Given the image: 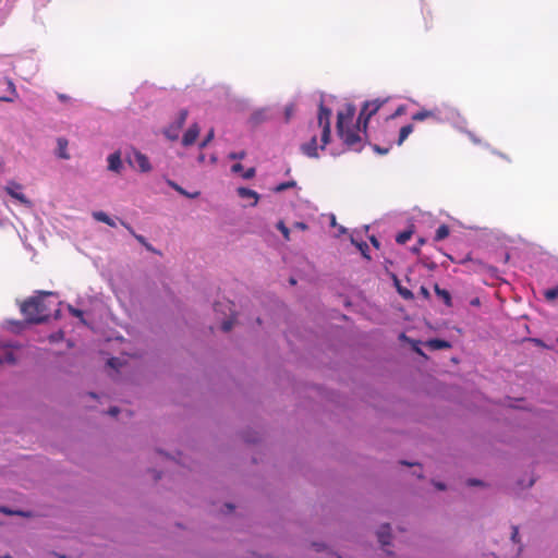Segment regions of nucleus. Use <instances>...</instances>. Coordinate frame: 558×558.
I'll list each match as a JSON object with an SVG mask.
<instances>
[{"label":"nucleus","instance_id":"21","mask_svg":"<svg viewBox=\"0 0 558 558\" xmlns=\"http://www.w3.org/2000/svg\"><path fill=\"white\" fill-rule=\"evenodd\" d=\"M449 227L447 225H441L437 228L434 240L437 242L442 241L449 235Z\"/></svg>","mask_w":558,"mask_h":558},{"label":"nucleus","instance_id":"4","mask_svg":"<svg viewBox=\"0 0 558 558\" xmlns=\"http://www.w3.org/2000/svg\"><path fill=\"white\" fill-rule=\"evenodd\" d=\"M386 101L387 99L376 98L364 102L357 118L359 123H362L363 125L364 134H366L369 119L378 112V110L386 104Z\"/></svg>","mask_w":558,"mask_h":558},{"label":"nucleus","instance_id":"8","mask_svg":"<svg viewBox=\"0 0 558 558\" xmlns=\"http://www.w3.org/2000/svg\"><path fill=\"white\" fill-rule=\"evenodd\" d=\"M301 151L310 158H317L319 156L318 155V146H317V137L314 135L307 143H304L301 146Z\"/></svg>","mask_w":558,"mask_h":558},{"label":"nucleus","instance_id":"30","mask_svg":"<svg viewBox=\"0 0 558 558\" xmlns=\"http://www.w3.org/2000/svg\"><path fill=\"white\" fill-rule=\"evenodd\" d=\"M233 324H234V322H233V319H232V318L226 319V320H223V322H222V324H221V329H222L225 332H228V331H230V330L232 329Z\"/></svg>","mask_w":558,"mask_h":558},{"label":"nucleus","instance_id":"7","mask_svg":"<svg viewBox=\"0 0 558 558\" xmlns=\"http://www.w3.org/2000/svg\"><path fill=\"white\" fill-rule=\"evenodd\" d=\"M134 160H129L132 166H136L141 172L151 171V165L148 157L140 150H133Z\"/></svg>","mask_w":558,"mask_h":558},{"label":"nucleus","instance_id":"29","mask_svg":"<svg viewBox=\"0 0 558 558\" xmlns=\"http://www.w3.org/2000/svg\"><path fill=\"white\" fill-rule=\"evenodd\" d=\"M277 228L281 231V233L286 240L290 239V236H289L290 230L286 227V225L282 221L278 222Z\"/></svg>","mask_w":558,"mask_h":558},{"label":"nucleus","instance_id":"31","mask_svg":"<svg viewBox=\"0 0 558 558\" xmlns=\"http://www.w3.org/2000/svg\"><path fill=\"white\" fill-rule=\"evenodd\" d=\"M511 541H512L514 544L520 543V538H519V529H518V526H517V525H512Z\"/></svg>","mask_w":558,"mask_h":558},{"label":"nucleus","instance_id":"44","mask_svg":"<svg viewBox=\"0 0 558 558\" xmlns=\"http://www.w3.org/2000/svg\"><path fill=\"white\" fill-rule=\"evenodd\" d=\"M421 293H422L425 298H428V296H429L428 289H427V288H425V287H421Z\"/></svg>","mask_w":558,"mask_h":558},{"label":"nucleus","instance_id":"25","mask_svg":"<svg viewBox=\"0 0 558 558\" xmlns=\"http://www.w3.org/2000/svg\"><path fill=\"white\" fill-rule=\"evenodd\" d=\"M295 112V106L294 104L287 105L284 108V119L286 122H289L291 118L294 116Z\"/></svg>","mask_w":558,"mask_h":558},{"label":"nucleus","instance_id":"16","mask_svg":"<svg viewBox=\"0 0 558 558\" xmlns=\"http://www.w3.org/2000/svg\"><path fill=\"white\" fill-rule=\"evenodd\" d=\"M413 130H414L413 124H407V125L402 126L399 131L397 145L401 146L404 143V141L409 137V135L413 132Z\"/></svg>","mask_w":558,"mask_h":558},{"label":"nucleus","instance_id":"41","mask_svg":"<svg viewBox=\"0 0 558 558\" xmlns=\"http://www.w3.org/2000/svg\"><path fill=\"white\" fill-rule=\"evenodd\" d=\"M367 247H368V246H367V244H366V243H362V244L360 245V250L362 251L363 255H364L366 258H369V256H368V255H366V253H365V250H367Z\"/></svg>","mask_w":558,"mask_h":558},{"label":"nucleus","instance_id":"32","mask_svg":"<svg viewBox=\"0 0 558 558\" xmlns=\"http://www.w3.org/2000/svg\"><path fill=\"white\" fill-rule=\"evenodd\" d=\"M405 110H407L405 106H404V105H401V106H399V107L396 109V111L390 116V118H391V119H395V118H397V117H399V116H402V114H404V113H405Z\"/></svg>","mask_w":558,"mask_h":558},{"label":"nucleus","instance_id":"28","mask_svg":"<svg viewBox=\"0 0 558 558\" xmlns=\"http://www.w3.org/2000/svg\"><path fill=\"white\" fill-rule=\"evenodd\" d=\"M69 312L71 313V315H73L76 318H80L83 323H85V320H84V313H83L82 310L75 308V307L70 305L69 306Z\"/></svg>","mask_w":558,"mask_h":558},{"label":"nucleus","instance_id":"15","mask_svg":"<svg viewBox=\"0 0 558 558\" xmlns=\"http://www.w3.org/2000/svg\"><path fill=\"white\" fill-rule=\"evenodd\" d=\"M121 225L124 226L129 232L143 245L145 246L146 250L150 251V252H156L155 248L146 241V239L141 235V234H137L135 233V231L133 230V228L128 225L126 222L124 221H121Z\"/></svg>","mask_w":558,"mask_h":558},{"label":"nucleus","instance_id":"49","mask_svg":"<svg viewBox=\"0 0 558 558\" xmlns=\"http://www.w3.org/2000/svg\"><path fill=\"white\" fill-rule=\"evenodd\" d=\"M290 283H291V284H295V283H296V280H295L294 278H291V279H290Z\"/></svg>","mask_w":558,"mask_h":558},{"label":"nucleus","instance_id":"23","mask_svg":"<svg viewBox=\"0 0 558 558\" xmlns=\"http://www.w3.org/2000/svg\"><path fill=\"white\" fill-rule=\"evenodd\" d=\"M544 296L549 302L555 301L558 298V287L547 289L544 292Z\"/></svg>","mask_w":558,"mask_h":558},{"label":"nucleus","instance_id":"6","mask_svg":"<svg viewBox=\"0 0 558 558\" xmlns=\"http://www.w3.org/2000/svg\"><path fill=\"white\" fill-rule=\"evenodd\" d=\"M23 186L15 182V181H9L7 185L4 186V191L14 199L20 202L21 204L25 205L26 207L31 208L33 206L31 199H28L25 194L22 192Z\"/></svg>","mask_w":558,"mask_h":558},{"label":"nucleus","instance_id":"35","mask_svg":"<svg viewBox=\"0 0 558 558\" xmlns=\"http://www.w3.org/2000/svg\"><path fill=\"white\" fill-rule=\"evenodd\" d=\"M373 149H374L376 153L380 154V155H386V154L390 150V148H389V147H385V148H383V147H380V146H378V145H373Z\"/></svg>","mask_w":558,"mask_h":558},{"label":"nucleus","instance_id":"5","mask_svg":"<svg viewBox=\"0 0 558 558\" xmlns=\"http://www.w3.org/2000/svg\"><path fill=\"white\" fill-rule=\"evenodd\" d=\"M187 114H189V112L186 109H181L179 111L178 117L174 120V122L171 123L163 131V134L166 135L167 138H169L170 141H177L179 138L180 131L183 128V125L187 119Z\"/></svg>","mask_w":558,"mask_h":558},{"label":"nucleus","instance_id":"24","mask_svg":"<svg viewBox=\"0 0 558 558\" xmlns=\"http://www.w3.org/2000/svg\"><path fill=\"white\" fill-rule=\"evenodd\" d=\"M296 185V182L295 181H288V182H283V183H280L278 184L276 187H275V192H282V191H286L288 189H292Z\"/></svg>","mask_w":558,"mask_h":558},{"label":"nucleus","instance_id":"18","mask_svg":"<svg viewBox=\"0 0 558 558\" xmlns=\"http://www.w3.org/2000/svg\"><path fill=\"white\" fill-rule=\"evenodd\" d=\"M93 217L95 220L104 222L110 227H116V222L112 218H110L106 213L104 211H94Z\"/></svg>","mask_w":558,"mask_h":558},{"label":"nucleus","instance_id":"2","mask_svg":"<svg viewBox=\"0 0 558 558\" xmlns=\"http://www.w3.org/2000/svg\"><path fill=\"white\" fill-rule=\"evenodd\" d=\"M51 295L49 292H40L36 296L25 300L21 304V313L27 323L40 324L50 317V308L46 299Z\"/></svg>","mask_w":558,"mask_h":558},{"label":"nucleus","instance_id":"48","mask_svg":"<svg viewBox=\"0 0 558 558\" xmlns=\"http://www.w3.org/2000/svg\"><path fill=\"white\" fill-rule=\"evenodd\" d=\"M226 507L229 512H231L233 510V506L231 504H226Z\"/></svg>","mask_w":558,"mask_h":558},{"label":"nucleus","instance_id":"12","mask_svg":"<svg viewBox=\"0 0 558 558\" xmlns=\"http://www.w3.org/2000/svg\"><path fill=\"white\" fill-rule=\"evenodd\" d=\"M69 142L64 137H59L57 140V155L61 159H70V155L68 153Z\"/></svg>","mask_w":558,"mask_h":558},{"label":"nucleus","instance_id":"51","mask_svg":"<svg viewBox=\"0 0 558 558\" xmlns=\"http://www.w3.org/2000/svg\"><path fill=\"white\" fill-rule=\"evenodd\" d=\"M402 464H405V465H411L410 463H408L407 461H402L401 462Z\"/></svg>","mask_w":558,"mask_h":558},{"label":"nucleus","instance_id":"54","mask_svg":"<svg viewBox=\"0 0 558 558\" xmlns=\"http://www.w3.org/2000/svg\"><path fill=\"white\" fill-rule=\"evenodd\" d=\"M557 341H558V337H557Z\"/></svg>","mask_w":558,"mask_h":558},{"label":"nucleus","instance_id":"40","mask_svg":"<svg viewBox=\"0 0 558 558\" xmlns=\"http://www.w3.org/2000/svg\"><path fill=\"white\" fill-rule=\"evenodd\" d=\"M119 412H120V411H119V409H118L117 407H112V408H110V409H109V411H108V413H109L110 415H112V416L118 415V413H119Z\"/></svg>","mask_w":558,"mask_h":558},{"label":"nucleus","instance_id":"10","mask_svg":"<svg viewBox=\"0 0 558 558\" xmlns=\"http://www.w3.org/2000/svg\"><path fill=\"white\" fill-rule=\"evenodd\" d=\"M427 119H434L436 121H439L440 120L439 111L437 109H434V110L422 109L412 116V120L417 121V122H421V121H424Z\"/></svg>","mask_w":558,"mask_h":558},{"label":"nucleus","instance_id":"34","mask_svg":"<svg viewBox=\"0 0 558 558\" xmlns=\"http://www.w3.org/2000/svg\"><path fill=\"white\" fill-rule=\"evenodd\" d=\"M3 361L10 364H14L16 362V359L12 352H7Z\"/></svg>","mask_w":558,"mask_h":558},{"label":"nucleus","instance_id":"3","mask_svg":"<svg viewBox=\"0 0 558 558\" xmlns=\"http://www.w3.org/2000/svg\"><path fill=\"white\" fill-rule=\"evenodd\" d=\"M330 117L331 110L324 106V101L322 100L319 104V110L317 116V124L322 129V145L320 149H325L326 145L330 141Z\"/></svg>","mask_w":558,"mask_h":558},{"label":"nucleus","instance_id":"50","mask_svg":"<svg viewBox=\"0 0 558 558\" xmlns=\"http://www.w3.org/2000/svg\"><path fill=\"white\" fill-rule=\"evenodd\" d=\"M204 158H205L204 155H201L198 159L202 162V161H204Z\"/></svg>","mask_w":558,"mask_h":558},{"label":"nucleus","instance_id":"20","mask_svg":"<svg viewBox=\"0 0 558 558\" xmlns=\"http://www.w3.org/2000/svg\"><path fill=\"white\" fill-rule=\"evenodd\" d=\"M435 293L442 299L446 305H451V295L449 291L441 289L438 284H435L434 287Z\"/></svg>","mask_w":558,"mask_h":558},{"label":"nucleus","instance_id":"9","mask_svg":"<svg viewBox=\"0 0 558 558\" xmlns=\"http://www.w3.org/2000/svg\"><path fill=\"white\" fill-rule=\"evenodd\" d=\"M199 126L196 123L192 124L184 133L182 144L184 146H191L192 144H194L199 135Z\"/></svg>","mask_w":558,"mask_h":558},{"label":"nucleus","instance_id":"38","mask_svg":"<svg viewBox=\"0 0 558 558\" xmlns=\"http://www.w3.org/2000/svg\"><path fill=\"white\" fill-rule=\"evenodd\" d=\"M108 365H109V366H111V367H113V368H117V367L120 365V363H119V359H117V357H112V359H110V360L108 361Z\"/></svg>","mask_w":558,"mask_h":558},{"label":"nucleus","instance_id":"39","mask_svg":"<svg viewBox=\"0 0 558 558\" xmlns=\"http://www.w3.org/2000/svg\"><path fill=\"white\" fill-rule=\"evenodd\" d=\"M294 228L300 229V230H306L307 229V225L304 223V222L299 221V222L294 223Z\"/></svg>","mask_w":558,"mask_h":558},{"label":"nucleus","instance_id":"27","mask_svg":"<svg viewBox=\"0 0 558 558\" xmlns=\"http://www.w3.org/2000/svg\"><path fill=\"white\" fill-rule=\"evenodd\" d=\"M215 132L214 129L209 130L206 137L201 142L199 148H205L214 138Z\"/></svg>","mask_w":558,"mask_h":558},{"label":"nucleus","instance_id":"13","mask_svg":"<svg viewBox=\"0 0 558 558\" xmlns=\"http://www.w3.org/2000/svg\"><path fill=\"white\" fill-rule=\"evenodd\" d=\"M378 541L383 546L390 544V526L388 524L380 526V529L377 532Z\"/></svg>","mask_w":558,"mask_h":558},{"label":"nucleus","instance_id":"22","mask_svg":"<svg viewBox=\"0 0 558 558\" xmlns=\"http://www.w3.org/2000/svg\"><path fill=\"white\" fill-rule=\"evenodd\" d=\"M411 236H412V231L411 230H404V231L400 232L396 236V241L399 244H404V243H407L411 239Z\"/></svg>","mask_w":558,"mask_h":558},{"label":"nucleus","instance_id":"33","mask_svg":"<svg viewBox=\"0 0 558 558\" xmlns=\"http://www.w3.org/2000/svg\"><path fill=\"white\" fill-rule=\"evenodd\" d=\"M256 171L255 168H248L242 173V177L244 179H252L255 175Z\"/></svg>","mask_w":558,"mask_h":558},{"label":"nucleus","instance_id":"1","mask_svg":"<svg viewBox=\"0 0 558 558\" xmlns=\"http://www.w3.org/2000/svg\"><path fill=\"white\" fill-rule=\"evenodd\" d=\"M355 113V109L353 106H348L345 111H339L337 114V133L343 144L352 150L360 151L363 147L362 145V136L360 132L363 131L362 123H356V125L352 128H347L353 116Z\"/></svg>","mask_w":558,"mask_h":558},{"label":"nucleus","instance_id":"17","mask_svg":"<svg viewBox=\"0 0 558 558\" xmlns=\"http://www.w3.org/2000/svg\"><path fill=\"white\" fill-rule=\"evenodd\" d=\"M393 282H395V286H396V288H397V291L399 292V294H400L403 299H405V300H412V299L414 298L413 293H412L409 289H407V288H404V287H402V286L400 284V281H399V279H398L396 276H393Z\"/></svg>","mask_w":558,"mask_h":558},{"label":"nucleus","instance_id":"46","mask_svg":"<svg viewBox=\"0 0 558 558\" xmlns=\"http://www.w3.org/2000/svg\"><path fill=\"white\" fill-rule=\"evenodd\" d=\"M371 241H372L374 246H376V247L379 246V242L374 236L371 239Z\"/></svg>","mask_w":558,"mask_h":558},{"label":"nucleus","instance_id":"26","mask_svg":"<svg viewBox=\"0 0 558 558\" xmlns=\"http://www.w3.org/2000/svg\"><path fill=\"white\" fill-rule=\"evenodd\" d=\"M169 184H170V185H171L175 191H178L180 194H183V195H185V196H187V197H192V198H193V197H196V196L199 194L198 192H196V193H194V194H189L186 191H184L181 186H179V185H178L177 183H174V182H169Z\"/></svg>","mask_w":558,"mask_h":558},{"label":"nucleus","instance_id":"45","mask_svg":"<svg viewBox=\"0 0 558 558\" xmlns=\"http://www.w3.org/2000/svg\"><path fill=\"white\" fill-rule=\"evenodd\" d=\"M58 98L61 100V101H68L70 99L69 96L64 95V94H59L58 95Z\"/></svg>","mask_w":558,"mask_h":558},{"label":"nucleus","instance_id":"37","mask_svg":"<svg viewBox=\"0 0 558 558\" xmlns=\"http://www.w3.org/2000/svg\"><path fill=\"white\" fill-rule=\"evenodd\" d=\"M231 171L233 173H240L243 171V166L241 163H234L232 167H231Z\"/></svg>","mask_w":558,"mask_h":558},{"label":"nucleus","instance_id":"42","mask_svg":"<svg viewBox=\"0 0 558 558\" xmlns=\"http://www.w3.org/2000/svg\"><path fill=\"white\" fill-rule=\"evenodd\" d=\"M0 511L3 512V513H7V514L14 513L13 511H11V510H9L8 508H4V507L0 508ZM17 513L24 515L23 512H17Z\"/></svg>","mask_w":558,"mask_h":558},{"label":"nucleus","instance_id":"47","mask_svg":"<svg viewBox=\"0 0 558 558\" xmlns=\"http://www.w3.org/2000/svg\"><path fill=\"white\" fill-rule=\"evenodd\" d=\"M436 487H437L438 489H440V490L445 489V485H444V484H441V483H437V484H436Z\"/></svg>","mask_w":558,"mask_h":558},{"label":"nucleus","instance_id":"53","mask_svg":"<svg viewBox=\"0 0 558 558\" xmlns=\"http://www.w3.org/2000/svg\"><path fill=\"white\" fill-rule=\"evenodd\" d=\"M2 362H3V360H2V359H0V364H2Z\"/></svg>","mask_w":558,"mask_h":558},{"label":"nucleus","instance_id":"36","mask_svg":"<svg viewBox=\"0 0 558 558\" xmlns=\"http://www.w3.org/2000/svg\"><path fill=\"white\" fill-rule=\"evenodd\" d=\"M245 157V151L240 153H230L229 158L230 159H243Z\"/></svg>","mask_w":558,"mask_h":558},{"label":"nucleus","instance_id":"52","mask_svg":"<svg viewBox=\"0 0 558 558\" xmlns=\"http://www.w3.org/2000/svg\"><path fill=\"white\" fill-rule=\"evenodd\" d=\"M0 100H8V99H7V98H4V97H0Z\"/></svg>","mask_w":558,"mask_h":558},{"label":"nucleus","instance_id":"43","mask_svg":"<svg viewBox=\"0 0 558 558\" xmlns=\"http://www.w3.org/2000/svg\"><path fill=\"white\" fill-rule=\"evenodd\" d=\"M468 484H469L470 486H476V485H481V484H482V482H481V481H478V480H469V481H468Z\"/></svg>","mask_w":558,"mask_h":558},{"label":"nucleus","instance_id":"14","mask_svg":"<svg viewBox=\"0 0 558 558\" xmlns=\"http://www.w3.org/2000/svg\"><path fill=\"white\" fill-rule=\"evenodd\" d=\"M238 195L241 198H252L253 199V203H252L253 206L257 205L258 199H259V195L255 191H253L251 189H247V187H239L238 189Z\"/></svg>","mask_w":558,"mask_h":558},{"label":"nucleus","instance_id":"11","mask_svg":"<svg viewBox=\"0 0 558 558\" xmlns=\"http://www.w3.org/2000/svg\"><path fill=\"white\" fill-rule=\"evenodd\" d=\"M122 167H123V165H122L120 153L116 151L108 156V169L110 171L120 173L122 170Z\"/></svg>","mask_w":558,"mask_h":558},{"label":"nucleus","instance_id":"19","mask_svg":"<svg viewBox=\"0 0 558 558\" xmlns=\"http://www.w3.org/2000/svg\"><path fill=\"white\" fill-rule=\"evenodd\" d=\"M427 347L433 350H441V349L450 348V343L448 341L441 340V339H430L427 342Z\"/></svg>","mask_w":558,"mask_h":558}]
</instances>
